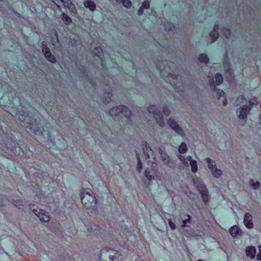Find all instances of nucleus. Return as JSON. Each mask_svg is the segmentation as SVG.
<instances>
[{
    "instance_id": "obj_1",
    "label": "nucleus",
    "mask_w": 261,
    "mask_h": 261,
    "mask_svg": "<svg viewBox=\"0 0 261 261\" xmlns=\"http://www.w3.org/2000/svg\"><path fill=\"white\" fill-rule=\"evenodd\" d=\"M81 201L83 205L86 209L93 210L96 206L97 201L92 191L85 192L84 190L81 195Z\"/></svg>"
},
{
    "instance_id": "obj_2",
    "label": "nucleus",
    "mask_w": 261,
    "mask_h": 261,
    "mask_svg": "<svg viewBox=\"0 0 261 261\" xmlns=\"http://www.w3.org/2000/svg\"><path fill=\"white\" fill-rule=\"evenodd\" d=\"M107 257H108L110 261H121L122 259V254L118 251L109 247H105L100 251L99 259L100 261H102V259Z\"/></svg>"
},
{
    "instance_id": "obj_3",
    "label": "nucleus",
    "mask_w": 261,
    "mask_h": 261,
    "mask_svg": "<svg viewBox=\"0 0 261 261\" xmlns=\"http://www.w3.org/2000/svg\"><path fill=\"white\" fill-rule=\"evenodd\" d=\"M109 114L112 116L124 115L126 118H130L132 115L131 111L129 109L123 105L119 107H114L109 111Z\"/></svg>"
},
{
    "instance_id": "obj_4",
    "label": "nucleus",
    "mask_w": 261,
    "mask_h": 261,
    "mask_svg": "<svg viewBox=\"0 0 261 261\" xmlns=\"http://www.w3.org/2000/svg\"><path fill=\"white\" fill-rule=\"evenodd\" d=\"M23 113L24 115H21V117L18 116V119L20 120L24 125H27V127H30V128L32 130V132L34 134L38 135L42 134V132L41 129L39 128L38 130H36L35 127L34 128L33 119H32L28 114Z\"/></svg>"
},
{
    "instance_id": "obj_5",
    "label": "nucleus",
    "mask_w": 261,
    "mask_h": 261,
    "mask_svg": "<svg viewBox=\"0 0 261 261\" xmlns=\"http://www.w3.org/2000/svg\"><path fill=\"white\" fill-rule=\"evenodd\" d=\"M142 147L146 160L148 163L150 162L153 165L156 162L155 155L149 145L146 142H143Z\"/></svg>"
},
{
    "instance_id": "obj_6",
    "label": "nucleus",
    "mask_w": 261,
    "mask_h": 261,
    "mask_svg": "<svg viewBox=\"0 0 261 261\" xmlns=\"http://www.w3.org/2000/svg\"><path fill=\"white\" fill-rule=\"evenodd\" d=\"M148 111L153 115L156 119L158 124L161 127H163L165 125L163 115L161 112L156 109L154 106H150L148 108Z\"/></svg>"
},
{
    "instance_id": "obj_7",
    "label": "nucleus",
    "mask_w": 261,
    "mask_h": 261,
    "mask_svg": "<svg viewBox=\"0 0 261 261\" xmlns=\"http://www.w3.org/2000/svg\"><path fill=\"white\" fill-rule=\"evenodd\" d=\"M30 208L41 222H47L49 221V217L44 212H42L43 210L37 209V206L35 205H31Z\"/></svg>"
},
{
    "instance_id": "obj_8",
    "label": "nucleus",
    "mask_w": 261,
    "mask_h": 261,
    "mask_svg": "<svg viewBox=\"0 0 261 261\" xmlns=\"http://www.w3.org/2000/svg\"><path fill=\"white\" fill-rule=\"evenodd\" d=\"M168 124L170 127L173 129L177 134L181 136L182 137H185V135L182 128L174 119L170 118L168 120Z\"/></svg>"
},
{
    "instance_id": "obj_9",
    "label": "nucleus",
    "mask_w": 261,
    "mask_h": 261,
    "mask_svg": "<svg viewBox=\"0 0 261 261\" xmlns=\"http://www.w3.org/2000/svg\"><path fill=\"white\" fill-rule=\"evenodd\" d=\"M42 53L48 61L53 63L56 62L55 57L51 54L50 49L47 46L46 43L45 41L42 42Z\"/></svg>"
},
{
    "instance_id": "obj_10",
    "label": "nucleus",
    "mask_w": 261,
    "mask_h": 261,
    "mask_svg": "<svg viewBox=\"0 0 261 261\" xmlns=\"http://www.w3.org/2000/svg\"><path fill=\"white\" fill-rule=\"evenodd\" d=\"M198 190L200 193L202 200L204 203H206L208 200V191L205 185L200 184L197 186Z\"/></svg>"
},
{
    "instance_id": "obj_11",
    "label": "nucleus",
    "mask_w": 261,
    "mask_h": 261,
    "mask_svg": "<svg viewBox=\"0 0 261 261\" xmlns=\"http://www.w3.org/2000/svg\"><path fill=\"white\" fill-rule=\"evenodd\" d=\"M252 220V216L250 213H247L245 214L243 222L247 228L250 229L253 227V224Z\"/></svg>"
},
{
    "instance_id": "obj_12",
    "label": "nucleus",
    "mask_w": 261,
    "mask_h": 261,
    "mask_svg": "<svg viewBox=\"0 0 261 261\" xmlns=\"http://www.w3.org/2000/svg\"><path fill=\"white\" fill-rule=\"evenodd\" d=\"M246 255L250 258L251 259H254L256 254V249L254 246H249L245 249Z\"/></svg>"
},
{
    "instance_id": "obj_13",
    "label": "nucleus",
    "mask_w": 261,
    "mask_h": 261,
    "mask_svg": "<svg viewBox=\"0 0 261 261\" xmlns=\"http://www.w3.org/2000/svg\"><path fill=\"white\" fill-rule=\"evenodd\" d=\"M214 88H215V87ZM214 90L216 91L218 100L222 101L223 105H226L227 103V100L225 96L224 92L217 88H215Z\"/></svg>"
},
{
    "instance_id": "obj_14",
    "label": "nucleus",
    "mask_w": 261,
    "mask_h": 261,
    "mask_svg": "<svg viewBox=\"0 0 261 261\" xmlns=\"http://www.w3.org/2000/svg\"><path fill=\"white\" fill-rule=\"evenodd\" d=\"M250 111V109L247 108V105H243L239 113V117L241 119H245L247 118V115L249 112Z\"/></svg>"
},
{
    "instance_id": "obj_15",
    "label": "nucleus",
    "mask_w": 261,
    "mask_h": 261,
    "mask_svg": "<svg viewBox=\"0 0 261 261\" xmlns=\"http://www.w3.org/2000/svg\"><path fill=\"white\" fill-rule=\"evenodd\" d=\"M223 81V77L220 73L215 74L214 79L213 78L210 82L211 86L219 85Z\"/></svg>"
},
{
    "instance_id": "obj_16",
    "label": "nucleus",
    "mask_w": 261,
    "mask_h": 261,
    "mask_svg": "<svg viewBox=\"0 0 261 261\" xmlns=\"http://www.w3.org/2000/svg\"><path fill=\"white\" fill-rule=\"evenodd\" d=\"M229 232L233 238H236L237 236L241 235L242 232L241 228L237 225L231 227L229 229Z\"/></svg>"
},
{
    "instance_id": "obj_17",
    "label": "nucleus",
    "mask_w": 261,
    "mask_h": 261,
    "mask_svg": "<svg viewBox=\"0 0 261 261\" xmlns=\"http://www.w3.org/2000/svg\"><path fill=\"white\" fill-rule=\"evenodd\" d=\"M159 152L160 153L162 160L164 164L169 166L170 159L169 155L160 148H159Z\"/></svg>"
},
{
    "instance_id": "obj_18",
    "label": "nucleus",
    "mask_w": 261,
    "mask_h": 261,
    "mask_svg": "<svg viewBox=\"0 0 261 261\" xmlns=\"http://www.w3.org/2000/svg\"><path fill=\"white\" fill-rule=\"evenodd\" d=\"M218 25L215 24L214 27L213 31L211 32L210 36L211 38V42H215L218 38Z\"/></svg>"
},
{
    "instance_id": "obj_19",
    "label": "nucleus",
    "mask_w": 261,
    "mask_h": 261,
    "mask_svg": "<svg viewBox=\"0 0 261 261\" xmlns=\"http://www.w3.org/2000/svg\"><path fill=\"white\" fill-rule=\"evenodd\" d=\"M188 161L190 162V165L191 167V171L193 173H196L198 170L197 165L196 161L193 160L190 155L187 156Z\"/></svg>"
},
{
    "instance_id": "obj_20",
    "label": "nucleus",
    "mask_w": 261,
    "mask_h": 261,
    "mask_svg": "<svg viewBox=\"0 0 261 261\" xmlns=\"http://www.w3.org/2000/svg\"><path fill=\"white\" fill-rule=\"evenodd\" d=\"M84 6L91 11L95 10L96 6L94 2L91 0H87L84 2Z\"/></svg>"
},
{
    "instance_id": "obj_21",
    "label": "nucleus",
    "mask_w": 261,
    "mask_h": 261,
    "mask_svg": "<svg viewBox=\"0 0 261 261\" xmlns=\"http://www.w3.org/2000/svg\"><path fill=\"white\" fill-rule=\"evenodd\" d=\"M191 217L189 215H185L182 217L181 226L185 228L188 226L187 224H191Z\"/></svg>"
},
{
    "instance_id": "obj_22",
    "label": "nucleus",
    "mask_w": 261,
    "mask_h": 261,
    "mask_svg": "<svg viewBox=\"0 0 261 261\" xmlns=\"http://www.w3.org/2000/svg\"><path fill=\"white\" fill-rule=\"evenodd\" d=\"M145 176L149 181H151L154 179V172L152 170L147 169L145 171Z\"/></svg>"
},
{
    "instance_id": "obj_23",
    "label": "nucleus",
    "mask_w": 261,
    "mask_h": 261,
    "mask_svg": "<svg viewBox=\"0 0 261 261\" xmlns=\"http://www.w3.org/2000/svg\"><path fill=\"white\" fill-rule=\"evenodd\" d=\"M211 171L213 176L216 178H218L221 177L223 174L222 171L217 167Z\"/></svg>"
},
{
    "instance_id": "obj_24",
    "label": "nucleus",
    "mask_w": 261,
    "mask_h": 261,
    "mask_svg": "<svg viewBox=\"0 0 261 261\" xmlns=\"http://www.w3.org/2000/svg\"><path fill=\"white\" fill-rule=\"evenodd\" d=\"M258 104V101L255 97H252L248 101V105H247V108L251 110L253 106H256Z\"/></svg>"
},
{
    "instance_id": "obj_25",
    "label": "nucleus",
    "mask_w": 261,
    "mask_h": 261,
    "mask_svg": "<svg viewBox=\"0 0 261 261\" xmlns=\"http://www.w3.org/2000/svg\"><path fill=\"white\" fill-rule=\"evenodd\" d=\"M205 160L208 164V167L211 171L216 168V163L209 158H206Z\"/></svg>"
},
{
    "instance_id": "obj_26",
    "label": "nucleus",
    "mask_w": 261,
    "mask_h": 261,
    "mask_svg": "<svg viewBox=\"0 0 261 261\" xmlns=\"http://www.w3.org/2000/svg\"><path fill=\"white\" fill-rule=\"evenodd\" d=\"M177 157L179 160L180 161L181 164L185 167L189 166L188 160L187 157L185 158L184 155L181 154H178Z\"/></svg>"
},
{
    "instance_id": "obj_27",
    "label": "nucleus",
    "mask_w": 261,
    "mask_h": 261,
    "mask_svg": "<svg viewBox=\"0 0 261 261\" xmlns=\"http://www.w3.org/2000/svg\"><path fill=\"white\" fill-rule=\"evenodd\" d=\"M112 93L111 92H106L103 96V101L105 103H109L111 101Z\"/></svg>"
},
{
    "instance_id": "obj_28",
    "label": "nucleus",
    "mask_w": 261,
    "mask_h": 261,
    "mask_svg": "<svg viewBox=\"0 0 261 261\" xmlns=\"http://www.w3.org/2000/svg\"><path fill=\"white\" fill-rule=\"evenodd\" d=\"M198 60L201 63H207L209 61L207 56L204 54H202L199 56Z\"/></svg>"
},
{
    "instance_id": "obj_29",
    "label": "nucleus",
    "mask_w": 261,
    "mask_h": 261,
    "mask_svg": "<svg viewBox=\"0 0 261 261\" xmlns=\"http://www.w3.org/2000/svg\"><path fill=\"white\" fill-rule=\"evenodd\" d=\"M187 147L185 143H182L179 145L178 148V151L181 154L185 153L187 151Z\"/></svg>"
},
{
    "instance_id": "obj_30",
    "label": "nucleus",
    "mask_w": 261,
    "mask_h": 261,
    "mask_svg": "<svg viewBox=\"0 0 261 261\" xmlns=\"http://www.w3.org/2000/svg\"><path fill=\"white\" fill-rule=\"evenodd\" d=\"M224 67L225 70L226 71L227 73L229 74L230 76H233V72L231 71V68H230V65L227 63H224Z\"/></svg>"
},
{
    "instance_id": "obj_31",
    "label": "nucleus",
    "mask_w": 261,
    "mask_h": 261,
    "mask_svg": "<svg viewBox=\"0 0 261 261\" xmlns=\"http://www.w3.org/2000/svg\"><path fill=\"white\" fill-rule=\"evenodd\" d=\"M250 184L253 189H258L260 187V182L259 181L254 182L252 179L250 180Z\"/></svg>"
},
{
    "instance_id": "obj_32",
    "label": "nucleus",
    "mask_w": 261,
    "mask_h": 261,
    "mask_svg": "<svg viewBox=\"0 0 261 261\" xmlns=\"http://www.w3.org/2000/svg\"><path fill=\"white\" fill-rule=\"evenodd\" d=\"M137 160H138V164H137V171L139 173H141L143 169V166L140 160V156L137 153Z\"/></svg>"
},
{
    "instance_id": "obj_33",
    "label": "nucleus",
    "mask_w": 261,
    "mask_h": 261,
    "mask_svg": "<svg viewBox=\"0 0 261 261\" xmlns=\"http://www.w3.org/2000/svg\"><path fill=\"white\" fill-rule=\"evenodd\" d=\"M94 53L97 57L101 58L102 54V50L100 47H96L94 49Z\"/></svg>"
},
{
    "instance_id": "obj_34",
    "label": "nucleus",
    "mask_w": 261,
    "mask_h": 261,
    "mask_svg": "<svg viewBox=\"0 0 261 261\" xmlns=\"http://www.w3.org/2000/svg\"><path fill=\"white\" fill-rule=\"evenodd\" d=\"M165 29L167 31L172 30L174 28V25L170 22L167 21L164 23Z\"/></svg>"
},
{
    "instance_id": "obj_35",
    "label": "nucleus",
    "mask_w": 261,
    "mask_h": 261,
    "mask_svg": "<svg viewBox=\"0 0 261 261\" xmlns=\"http://www.w3.org/2000/svg\"><path fill=\"white\" fill-rule=\"evenodd\" d=\"M62 19L67 25L71 22V19L64 13H63L62 14Z\"/></svg>"
},
{
    "instance_id": "obj_36",
    "label": "nucleus",
    "mask_w": 261,
    "mask_h": 261,
    "mask_svg": "<svg viewBox=\"0 0 261 261\" xmlns=\"http://www.w3.org/2000/svg\"><path fill=\"white\" fill-rule=\"evenodd\" d=\"M246 100V99H245V97L243 96V95H241V96H239L237 98V100H236V102H237V105L239 106V105H241V104H242Z\"/></svg>"
},
{
    "instance_id": "obj_37",
    "label": "nucleus",
    "mask_w": 261,
    "mask_h": 261,
    "mask_svg": "<svg viewBox=\"0 0 261 261\" xmlns=\"http://www.w3.org/2000/svg\"><path fill=\"white\" fill-rule=\"evenodd\" d=\"M13 203L19 209L22 210L23 207L22 202L21 200H14Z\"/></svg>"
},
{
    "instance_id": "obj_38",
    "label": "nucleus",
    "mask_w": 261,
    "mask_h": 261,
    "mask_svg": "<svg viewBox=\"0 0 261 261\" xmlns=\"http://www.w3.org/2000/svg\"><path fill=\"white\" fill-rule=\"evenodd\" d=\"M53 34H54V36L52 37V42L53 44L54 45V42L57 43L58 42V34L56 30L53 31Z\"/></svg>"
},
{
    "instance_id": "obj_39",
    "label": "nucleus",
    "mask_w": 261,
    "mask_h": 261,
    "mask_svg": "<svg viewBox=\"0 0 261 261\" xmlns=\"http://www.w3.org/2000/svg\"><path fill=\"white\" fill-rule=\"evenodd\" d=\"M9 147L11 150L13 151L15 154L20 155V151L21 150V148L19 147L16 146L13 148V147H11V146H10Z\"/></svg>"
},
{
    "instance_id": "obj_40",
    "label": "nucleus",
    "mask_w": 261,
    "mask_h": 261,
    "mask_svg": "<svg viewBox=\"0 0 261 261\" xmlns=\"http://www.w3.org/2000/svg\"><path fill=\"white\" fill-rule=\"evenodd\" d=\"M223 35L226 38H228L230 36L231 32L230 31L229 29H224L223 30Z\"/></svg>"
},
{
    "instance_id": "obj_41",
    "label": "nucleus",
    "mask_w": 261,
    "mask_h": 261,
    "mask_svg": "<svg viewBox=\"0 0 261 261\" xmlns=\"http://www.w3.org/2000/svg\"><path fill=\"white\" fill-rule=\"evenodd\" d=\"M150 0H144V2L142 4V7L144 9H148L150 6Z\"/></svg>"
},
{
    "instance_id": "obj_42",
    "label": "nucleus",
    "mask_w": 261,
    "mask_h": 261,
    "mask_svg": "<svg viewBox=\"0 0 261 261\" xmlns=\"http://www.w3.org/2000/svg\"><path fill=\"white\" fill-rule=\"evenodd\" d=\"M123 5L126 8H129L131 5L132 3L130 0H124L122 2Z\"/></svg>"
},
{
    "instance_id": "obj_43",
    "label": "nucleus",
    "mask_w": 261,
    "mask_h": 261,
    "mask_svg": "<svg viewBox=\"0 0 261 261\" xmlns=\"http://www.w3.org/2000/svg\"><path fill=\"white\" fill-rule=\"evenodd\" d=\"M163 112L165 116H168L170 113V110L168 107L165 106L163 108Z\"/></svg>"
},
{
    "instance_id": "obj_44",
    "label": "nucleus",
    "mask_w": 261,
    "mask_h": 261,
    "mask_svg": "<svg viewBox=\"0 0 261 261\" xmlns=\"http://www.w3.org/2000/svg\"><path fill=\"white\" fill-rule=\"evenodd\" d=\"M168 224H169V225L170 228L172 230L175 229H176V225H175V224L173 222H172L170 219H169L168 220Z\"/></svg>"
},
{
    "instance_id": "obj_45",
    "label": "nucleus",
    "mask_w": 261,
    "mask_h": 261,
    "mask_svg": "<svg viewBox=\"0 0 261 261\" xmlns=\"http://www.w3.org/2000/svg\"><path fill=\"white\" fill-rule=\"evenodd\" d=\"M6 135L5 134V132H4L3 129L2 128V126L0 125V136L2 137H4Z\"/></svg>"
},
{
    "instance_id": "obj_46",
    "label": "nucleus",
    "mask_w": 261,
    "mask_h": 261,
    "mask_svg": "<svg viewBox=\"0 0 261 261\" xmlns=\"http://www.w3.org/2000/svg\"><path fill=\"white\" fill-rule=\"evenodd\" d=\"M144 8H143L142 7L138 10V14L140 16L142 15L143 13Z\"/></svg>"
},
{
    "instance_id": "obj_47",
    "label": "nucleus",
    "mask_w": 261,
    "mask_h": 261,
    "mask_svg": "<svg viewBox=\"0 0 261 261\" xmlns=\"http://www.w3.org/2000/svg\"><path fill=\"white\" fill-rule=\"evenodd\" d=\"M169 74L170 75V76L172 77H173V79L174 80V79L176 80H177L178 79V77L175 76V74L174 73H172L171 72H169Z\"/></svg>"
},
{
    "instance_id": "obj_48",
    "label": "nucleus",
    "mask_w": 261,
    "mask_h": 261,
    "mask_svg": "<svg viewBox=\"0 0 261 261\" xmlns=\"http://www.w3.org/2000/svg\"><path fill=\"white\" fill-rule=\"evenodd\" d=\"M119 245L120 246H121V247H123V248H126L128 250H129V249L127 247V246L126 245V243H119Z\"/></svg>"
},
{
    "instance_id": "obj_49",
    "label": "nucleus",
    "mask_w": 261,
    "mask_h": 261,
    "mask_svg": "<svg viewBox=\"0 0 261 261\" xmlns=\"http://www.w3.org/2000/svg\"><path fill=\"white\" fill-rule=\"evenodd\" d=\"M256 260L258 261L261 260V252H258L256 255Z\"/></svg>"
},
{
    "instance_id": "obj_50",
    "label": "nucleus",
    "mask_w": 261,
    "mask_h": 261,
    "mask_svg": "<svg viewBox=\"0 0 261 261\" xmlns=\"http://www.w3.org/2000/svg\"><path fill=\"white\" fill-rule=\"evenodd\" d=\"M259 124L261 126V115L259 116Z\"/></svg>"
},
{
    "instance_id": "obj_51",
    "label": "nucleus",
    "mask_w": 261,
    "mask_h": 261,
    "mask_svg": "<svg viewBox=\"0 0 261 261\" xmlns=\"http://www.w3.org/2000/svg\"><path fill=\"white\" fill-rule=\"evenodd\" d=\"M258 251L259 252H261V245H259L258 246Z\"/></svg>"
},
{
    "instance_id": "obj_52",
    "label": "nucleus",
    "mask_w": 261,
    "mask_h": 261,
    "mask_svg": "<svg viewBox=\"0 0 261 261\" xmlns=\"http://www.w3.org/2000/svg\"><path fill=\"white\" fill-rule=\"evenodd\" d=\"M124 0H116L117 3H122Z\"/></svg>"
},
{
    "instance_id": "obj_53",
    "label": "nucleus",
    "mask_w": 261,
    "mask_h": 261,
    "mask_svg": "<svg viewBox=\"0 0 261 261\" xmlns=\"http://www.w3.org/2000/svg\"><path fill=\"white\" fill-rule=\"evenodd\" d=\"M15 100H16L17 102H19L20 101L18 98H15Z\"/></svg>"
},
{
    "instance_id": "obj_54",
    "label": "nucleus",
    "mask_w": 261,
    "mask_h": 261,
    "mask_svg": "<svg viewBox=\"0 0 261 261\" xmlns=\"http://www.w3.org/2000/svg\"><path fill=\"white\" fill-rule=\"evenodd\" d=\"M172 85H175V86H176V83H175V82H174V81H173L172 82Z\"/></svg>"
},
{
    "instance_id": "obj_55",
    "label": "nucleus",
    "mask_w": 261,
    "mask_h": 261,
    "mask_svg": "<svg viewBox=\"0 0 261 261\" xmlns=\"http://www.w3.org/2000/svg\"><path fill=\"white\" fill-rule=\"evenodd\" d=\"M21 112H19V114L18 115V114H16V115H18V116L21 117V115H22V114H21Z\"/></svg>"
},
{
    "instance_id": "obj_56",
    "label": "nucleus",
    "mask_w": 261,
    "mask_h": 261,
    "mask_svg": "<svg viewBox=\"0 0 261 261\" xmlns=\"http://www.w3.org/2000/svg\"><path fill=\"white\" fill-rule=\"evenodd\" d=\"M4 205V204L2 202H0V206H2Z\"/></svg>"
},
{
    "instance_id": "obj_57",
    "label": "nucleus",
    "mask_w": 261,
    "mask_h": 261,
    "mask_svg": "<svg viewBox=\"0 0 261 261\" xmlns=\"http://www.w3.org/2000/svg\"><path fill=\"white\" fill-rule=\"evenodd\" d=\"M149 163L151 164V163H150V162H149ZM154 164H155V165H156V164H155V162L153 165H152V164L151 163L152 166H153V165H154Z\"/></svg>"
},
{
    "instance_id": "obj_58",
    "label": "nucleus",
    "mask_w": 261,
    "mask_h": 261,
    "mask_svg": "<svg viewBox=\"0 0 261 261\" xmlns=\"http://www.w3.org/2000/svg\"><path fill=\"white\" fill-rule=\"evenodd\" d=\"M161 70H162V69L161 68ZM163 70H167V69H166V67H165V68L163 69Z\"/></svg>"
},
{
    "instance_id": "obj_59",
    "label": "nucleus",
    "mask_w": 261,
    "mask_h": 261,
    "mask_svg": "<svg viewBox=\"0 0 261 261\" xmlns=\"http://www.w3.org/2000/svg\"><path fill=\"white\" fill-rule=\"evenodd\" d=\"M197 261H202V259H198V260H197Z\"/></svg>"
},
{
    "instance_id": "obj_60",
    "label": "nucleus",
    "mask_w": 261,
    "mask_h": 261,
    "mask_svg": "<svg viewBox=\"0 0 261 261\" xmlns=\"http://www.w3.org/2000/svg\"><path fill=\"white\" fill-rule=\"evenodd\" d=\"M225 56H226V57H227L228 55L227 54H226Z\"/></svg>"
}]
</instances>
